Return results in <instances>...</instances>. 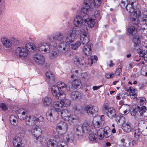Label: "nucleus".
I'll return each mask as SVG.
<instances>
[{
	"label": "nucleus",
	"instance_id": "3",
	"mask_svg": "<svg viewBox=\"0 0 147 147\" xmlns=\"http://www.w3.org/2000/svg\"><path fill=\"white\" fill-rule=\"evenodd\" d=\"M133 24L139 26L140 25L147 26V15L144 14L141 18L131 16L130 18Z\"/></svg>",
	"mask_w": 147,
	"mask_h": 147
},
{
	"label": "nucleus",
	"instance_id": "49",
	"mask_svg": "<svg viewBox=\"0 0 147 147\" xmlns=\"http://www.w3.org/2000/svg\"><path fill=\"white\" fill-rule=\"evenodd\" d=\"M26 47L27 48L28 50L30 49L34 51H36L37 49L36 47L34 45L31 43L26 44Z\"/></svg>",
	"mask_w": 147,
	"mask_h": 147
},
{
	"label": "nucleus",
	"instance_id": "43",
	"mask_svg": "<svg viewBox=\"0 0 147 147\" xmlns=\"http://www.w3.org/2000/svg\"><path fill=\"white\" fill-rule=\"evenodd\" d=\"M133 16L137 18H139L141 16V11L138 8H136L134 10L133 12Z\"/></svg>",
	"mask_w": 147,
	"mask_h": 147
},
{
	"label": "nucleus",
	"instance_id": "61",
	"mask_svg": "<svg viewBox=\"0 0 147 147\" xmlns=\"http://www.w3.org/2000/svg\"><path fill=\"white\" fill-rule=\"evenodd\" d=\"M147 71V66L142 67L141 70V74L144 76H146Z\"/></svg>",
	"mask_w": 147,
	"mask_h": 147
},
{
	"label": "nucleus",
	"instance_id": "5",
	"mask_svg": "<svg viewBox=\"0 0 147 147\" xmlns=\"http://www.w3.org/2000/svg\"><path fill=\"white\" fill-rule=\"evenodd\" d=\"M28 50L25 47H18L15 50V54L18 57L24 59L28 55Z\"/></svg>",
	"mask_w": 147,
	"mask_h": 147
},
{
	"label": "nucleus",
	"instance_id": "16",
	"mask_svg": "<svg viewBox=\"0 0 147 147\" xmlns=\"http://www.w3.org/2000/svg\"><path fill=\"white\" fill-rule=\"evenodd\" d=\"M17 114L19 119L22 120L26 119L28 115L27 111L23 109H19L18 111Z\"/></svg>",
	"mask_w": 147,
	"mask_h": 147
},
{
	"label": "nucleus",
	"instance_id": "13",
	"mask_svg": "<svg viewBox=\"0 0 147 147\" xmlns=\"http://www.w3.org/2000/svg\"><path fill=\"white\" fill-rule=\"evenodd\" d=\"M85 112L89 115H93L98 112V109L96 107H93L91 105H88L84 108Z\"/></svg>",
	"mask_w": 147,
	"mask_h": 147
},
{
	"label": "nucleus",
	"instance_id": "19",
	"mask_svg": "<svg viewBox=\"0 0 147 147\" xmlns=\"http://www.w3.org/2000/svg\"><path fill=\"white\" fill-rule=\"evenodd\" d=\"M53 38L60 42H63L64 40L65 36L63 33L59 32H57L53 37Z\"/></svg>",
	"mask_w": 147,
	"mask_h": 147
},
{
	"label": "nucleus",
	"instance_id": "21",
	"mask_svg": "<svg viewBox=\"0 0 147 147\" xmlns=\"http://www.w3.org/2000/svg\"><path fill=\"white\" fill-rule=\"evenodd\" d=\"M142 131L138 128L136 129L134 131V139L136 141H140L142 137Z\"/></svg>",
	"mask_w": 147,
	"mask_h": 147
},
{
	"label": "nucleus",
	"instance_id": "17",
	"mask_svg": "<svg viewBox=\"0 0 147 147\" xmlns=\"http://www.w3.org/2000/svg\"><path fill=\"white\" fill-rule=\"evenodd\" d=\"M59 115H60L62 118L65 121L69 120L70 116H71L69 111L67 109L61 110Z\"/></svg>",
	"mask_w": 147,
	"mask_h": 147
},
{
	"label": "nucleus",
	"instance_id": "63",
	"mask_svg": "<svg viewBox=\"0 0 147 147\" xmlns=\"http://www.w3.org/2000/svg\"><path fill=\"white\" fill-rule=\"evenodd\" d=\"M122 70V67L121 66H120L119 68L116 70L115 74L117 76H119L120 73L121 72Z\"/></svg>",
	"mask_w": 147,
	"mask_h": 147
},
{
	"label": "nucleus",
	"instance_id": "39",
	"mask_svg": "<svg viewBox=\"0 0 147 147\" xmlns=\"http://www.w3.org/2000/svg\"><path fill=\"white\" fill-rule=\"evenodd\" d=\"M75 134L76 135L78 136L82 135V134H84V132L82 131V127L81 126L77 125L76 127Z\"/></svg>",
	"mask_w": 147,
	"mask_h": 147
},
{
	"label": "nucleus",
	"instance_id": "26",
	"mask_svg": "<svg viewBox=\"0 0 147 147\" xmlns=\"http://www.w3.org/2000/svg\"><path fill=\"white\" fill-rule=\"evenodd\" d=\"M147 42L144 43L143 46L142 47V49L139 48L137 49V53L141 57H142L144 55L146 54V48L144 45H146V43Z\"/></svg>",
	"mask_w": 147,
	"mask_h": 147
},
{
	"label": "nucleus",
	"instance_id": "1",
	"mask_svg": "<svg viewBox=\"0 0 147 147\" xmlns=\"http://www.w3.org/2000/svg\"><path fill=\"white\" fill-rule=\"evenodd\" d=\"M81 17L76 16L74 18V26L72 31H75L76 35H80V42L83 44L87 43L89 41L88 30L86 27L82 24Z\"/></svg>",
	"mask_w": 147,
	"mask_h": 147
},
{
	"label": "nucleus",
	"instance_id": "29",
	"mask_svg": "<svg viewBox=\"0 0 147 147\" xmlns=\"http://www.w3.org/2000/svg\"><path fill=\"white\" fill-rule=\"evenodd\" d=\"M89 140L94 142H96L99 139V134L98 133H92L89 135Z\"/></svg>",
	"mask_w": 147,
	"mask_h": 147
},
{
	"label": "nucleus",
	"instance_id": "35",
	"mask_svg": "<svg viewBox=\"0 0 147 147\" xmlns=\"http://www.w3.org/2000/svg\"><path fill=\"white\" fill-rule=\"evenodd\" d=\"M122 128L123 131L129 133L131 130V128L129 123H127L122 125Z\"/></svg>",
	"mask_w": 147,
	"mask_h": 147
},
{
	"label": "nucleus",
	"instance_id": "41",
	"mask_svg": "<svg viewBox=\"0 0 147 147\" xmlns=\"http://www.w3.org/2000/svg\"><path fill=\"white\" fill-rule=\"evenodd\" d=\"M10 121L13 125H16L18 123V121L17 118L13 115H11L9 117Z\"/></svg>",
	"mask_w": 147,
	"mask_h": 147
},
{
	"label": "nucleus",
	"instance_id": "48",
	"mask_svg": "<svg viewBox=\"0 0 147 147\" xmlns=\"http://www.w3.org/2000/svg\"><path fill=\"white\" fill-rule=\"evenodd\" d=\"M11 42L12 45L14 46H18L20 45V42L19 40L14 37L11 38Z\"/></svg>",
	"mask_w": 147,
	"mask_h": 147
},
{
	"label": "nucleus",
	"instance_id": "4",
	"mask_svg": "<svg viewBox=\"0 0 147 147\" xmlns=\"http://www.w3.org/2000/svg\"><path fill=\"white\" fill-rule=\"evenodd\" d=\"M59 114V112L55 109H52L49 110L46 113V119L49 121L54 122L58 119Z\"/></svg>",
	"mask_w": 147,
	"mask_h": 147
},
{
	"label": "nucleus",
	"instance_id": "53",
	"mask_svg": "<svg viewBox=\"0 0 147 147\" xmlns=\"http://www.w3.org/2000/svg\"><path fill=\"white\" fill-rule=\"evenodd\" d=\"M122 111H129L130 109V106L127 105H122L120 108V109Z\"/></svg>",
	"mask_w": 147,
	"mask_h": 147
},
{
	"label": "nucleus",
	"instance_id": "27",
	"mask_svg": "<svg viewBox=\"0 0 147 147\" xmlns=\"http://www.w3.org/2000/svg\"><path fill=\"white\" fill-rule=\"evenodd\" d=\"M21 139L17 137H15L13 140V142L15 147H23L22 146Z\"/></svg>",
	"mask_w": 147,
	"mask_h": 147
},
{
	"label": "nucleus",
	"instance_id": "11",
	"mask_svg": "<svg viewBox=\"0 0 147 147\" xmlns=\"http://www.w3.org/2000/svg\"><path fill=\"white\" fill-rule=\"evenodd\" d=\"M84 57L82 55H76L73 58L72 61L74 63L77 65H82L83 66H86V63L83 61Z\"/></svg>",
	"mask_w": 147,
	"mask_h": 147
},
{
	"label": "nucleus",
	"instance_id": "55",
	"mask_svg": "<svg viewBox=\"0 0 147 147\" xmlns=\"http://www.w3.org/2000/svg\"><path fill=\"white\" fill-rule=\"evenodd\" d=\"M81 71V69L79 67H78L77 69H73L72 70V74L74 75L75 76H76L78 75L80 73Z\"/></svg>",
	"mask_w": 147,
	"mask_h": 147
},
{
	"label": "nucleus",
	"instance_id": "51",
	"mask_svg": "<svg viewBox=\"0 0 147 147\" xmlns=\"http://www.w3.org/2000/svg\"><path fill=\"white\" fill-rule=\"evenodd\" d=\"M64 100L62 102V103H63V106H64L65 107H67L69 106L71 104V101L69 99H63Z\"/></svg>",
	"mask_w": 147,
	"mask_h": 147
},
{
	"label": "nucleus",
	"instance_id": "50",
	"mask_svg": "<svg viewBox=\"0 0 147 147\" xmlns=\"http://www.w3.org/2000/svg\"><path fill=\"white\" fill-rule=\"evenodd\" d=\"M82 78L85 81H87L90 78V74L87 73H84L82 74L81 75Z\"/></svg>",
	"mask_w": 147,
	"mask_h": 147
},
{
	"label": "nucleus",
	"instance_id": "8",
	"mask_svg": "<svg viewBox=\"0 0 147 147\" xmlns=\"http://www.w3.org/2000/svg\"><path fill=\"white\" fill-rule=\"evenodd\" d=\"M68 128V125L65 122H62L60 125H57L56 127V131L61 135H64Z\"/></svg>",
	"mask_w": 147,
	"mask_h": 147
},
{
	"label": "nucleus",
	"instance_id": "45",
	"mask_svg": "<svg viewBox=\"0 0 147 147\" xmlns=\"http://www.w3.org/2000/svg\"><path fill=\"white\" fill-rule=\"evenodd\" d=\"M96 19H94V18L92 17V18H90L89 20L85 24H87L88 26L90 27H92L94 26L96 22Z\"/></svg>",
	"mask_w": 147,
	"mask_h": 147
},
{
	"label": "nucleus",
	"instance_id": "28",
	"mask_svg": "<svg viewBox=\"0 0 147 147\" xmlns=\"http://www.w3.org/2000/svg\"><path fill=\"white\" fill-rule=\"evenodd\" d=\"M94 119H97V120L96 121H94L93 119V123L94 127L95 128H98L101 126L103 122V121L101 119V117L97 116Z\"/></svg>",
	"mask_w": 147,
	"mask_h": 147
},
{
	"label": "nucleus",
	"instance_id": "57",
	"mask_svg": "<svg viewBox=\"0 0 147 147\" xmlns=\"http://www.w3.org/2000/svg\"><path fill=\"white\" fill-rule=\"evenodd\" d=\"M56 147H67L66 143L63 141H59L57 143Z\"/></svg>",
	"mask_w": 147,
	"mask_h": 147
},
{
	"label": "nucleus",
	"instance_id": "52",
	"mask_svg": "<svg viewBox=\"0 0 147 147\" xmlns=\"http://www.w3.org/2000/svg\"><path fill=\"white\" fill-rule=\"evenodd\" d=\"M80 42L79 41H77L75 44H72L71 45V48L73 50H76L80 46Z\"/></svg>",
	"mask_w": 147,
	"mask_h": 147
},
{
	"label": "nucleus",
	"instance_id": "31",
	"mask_svg": "<svg viewBox=\"0 0 147 147\" xmlns=\"http://www.w3.org/2000/svg\"><path fill=\"white\" fill-rule=\"evenodd\" d=\"M46 75L49 80L50 82H53L55 80V76L54 74L51 71H48L46 73Z\"/></svg>",
	"mask_w": 147,
	"mask_h": 147
},
{
	"label": "nucleus",
	"instance_id": "58",
	"mask_svg": "<svg viewBox=\"0 0 147 147\" xmlns=\"http://www.w3.org/2000/svg\"><path fill=\"white\" fill-rule=\"evenodd\" d=\"M128 4L127 0H122L121 5L122 7L125 8Z\"/></svg>",
	"mask_w": 147,
	"mask_h": 147
},
{
	"label": "nucleus",
	"instance_id": "56",
	"mask_svg": "<svg viewBox=\"0 0 147 147\" xmlns=\"http://www.w3.org/2000/svg\"><path fill=\"white\" fill-rule=\"evenodd\" d=\"M31 119V116H29L28 117L26 118V123L27 125L29 126L32 125Z\"/></svg>",
	"mask_w": 147,
	"mask_h": 147
},
{
	"label": "nucleus",
	"instance_id": "59",
	"mask_svg": "<svg viewBox=\"0 0 147 147\" xmlns=\"http://www.w3.org/2000/svg\"><path fill=\"white\" fill-rule=\"evenodd\" d=\"M102 2V0H94L93 3L95 7H97L100 6Z\"/></svg>",
	"mask_w": 147,
	"mask_h": 147
},
{
	"label": "nucleus",
	"instance_id": "38",
	"mask_svg": "<svg viewBox=\"0 0 147 147\" xmlns=\"http://www.w3.org/2000/svg\"><path fill=\"white\" fill-rule=\"evenodd\" d=\"M57 143L56 140L49 139L47 142V145L48 147H56Z\"/></svg>",
	"mask_w": 147,
	"mask_h": 147
},
{
	"label": "nucleus",
	"instance_id": "33",
	"mask_svg": "<svg viewBox=\"0 0 147 147\" xmlns=\"http://www.w3.org/2000/svg\"><path fill=\"white\" fill-rule=\"evenodd\" d=\"M136 27L134 26H131L128 27L127 28V32L131 36H133L135 35L137 32L136 30Z\"/></svg>",
	"mask_w": 147,
	"mask_h": 147
},
{
	"label": "nucleus",
	"instance_id": "9",
	"mask_svg": "<svg viewBox=\"0 0 147 147\" xmlns=\"http://www.w3.org/2000/svg\"><path fill=\"white\" fill-rule=\"evenodd\" d=\"M37 48L39 51L43 54L48 53L50 51V46L47 43L42 42L39 44Z\"/></svg>",
	"mask_w": 147,
	"mask_h": 147
},
{
	"label": "nucleus",
	"instance_id": "20",
	"mask_svg": "<svg viewBox=\"0 0 147 147\" xmlns=\"http://www.w3.org/2000/svg\"><path fill=\"white\" fill-rule=\"evenodd\" d=\"M85 7H83L81 9V11L84 13L87 14L90 8L91 5V2L90 1H88L87 0L85 1Z\"/></svg>",
	"mask_w": 147,
	"mask_h": 147
},
{
	"label": "nucleus",
	"instance_id": "54",
	"mask_svg": "<svg viewBox=\"0 0 147 147\" xmlns=\"http://www.w3.org/2000/svg\"><path fill=\"white\" fill-rule=\"evenodd\" d=\"M31 119L32 125L37 124L39 122V119L36 117L31 116Z\"/></svg>",
	"mask_w": 147,
	"mask_h": 147
},
{
	"label": "nucleus",
	"instance_id": "7",
	"mask_svg": "<svg viewBox=\"0 0 147 147\" xmlns=\"http://www.w3.org/2000/svg\"><path fill=\"white\" fill-rule=\"evenodd\" d=\"M98 133L99 134V139L102 140L103 137L105 138L109 137L111 135V130L110 128L107 126L104 128H100L98 131Z\"/></svg>",
	"mask_w": 147,
	"mask_h": 147
},
{
	"label": "nucleus",
	"instance_id": "15",
	"mask_svg": "<svg viewBox=\"0 0 147 147\" xmlns=\"http://www.w3.org/2000/svg\"><path fill=\"white\" fill-rule=\"evenodd\" d=\"M105 112L107 116L110 118L112 119L115 117L116 113L115 110L112 108H107L106 106L104 107Z\"/></svg>",
	"mask_w": 147,
	"mask_h": 147
},
{
	"label": "nucleus",
	"instance_id": "42",
	"mask_svg": "<svg viewBox=\"0 0 147 147\" xmlns=\"http://www.w3.org/2000/svg\"><path fill=\"white\" fill-rule=\"evenodd\" d=\"M69 120L67 121L71 124H72L74 123L75 121L78 120V116L76 115H72L71 117L70 116V117Z\"/></svg>",
	"mask_w": 147,
	"mask_h": 147
},
{
	"label": "nucleus",
	"instance_id": "14",
	"mask_svg": "<svg viewBox=\"0 0 147 147\" xmlns=\"http://www.w3.org/2000/svg\"><path fill=\"white\" fill-rule=\"evenodd\" d=\"M33 57L34 60L38 65H42L44 62L45 58L41 54L38 53L34 54Z\"/></svg>",
	"mask_w": 147,
	"mask_h": 147
},
{
	"label": "nucleus",
	"instance_id": "22",
	"mask_svg": "<svg viewBox=\"0 0 147 147\" xmlns=\"http://www.w3.org/2000/svg\"><path fill=\"white\" fill-rule=\"evenodd\" d=\"M54 138L56 139V141L57 142L64 141L65 142H68L69 140V138L67 137V135H61L60 136L58 134H55L54 136Z\"/></svg>",
	"mask_w": 147,
	"mask_h": 147
},
{
	"label": "nucleus",
	"instance_id": "32",
	"mask_svg": "<svg viewBox=\"0 0 147 147\" xmlns=\"http://www.w3.org/2000/svg\"><path fill=\"white\" fill-rule=\"evenodd\" d=\"M82 127V131L84 133L85 132H89L90 130V125L87 122H84L83 124Z\"/></svg>",
	"mask_w": 147,
	"mask_h": 147
},
{
	"label": "nucleus",
	"instance_id": "12",
	"mask_svg": "<svg viewBox=\"0 0 147 147\" xmlns=\"http://www.w3.org/2000/svg\"><path fill=\"white\" fill-rule=\"evenodd\" d=\"M67 92L69 94L71 98L73 100H77L81 98V94L79 92L77 91H72L70 88H67Z\"/></svg>",
	"mask_w": 147,
	"mask_h": 147
},
{
	"label": "nucleus",
	"instance_id": "10",
	"mask_svg": "<svg viewBox=\"0 0 147 147\" xmlns=\"http://www.w3.org/2000/svg\"><path fill=\"white\" fill-rule=\"evenodd\" d=\"M131 141V139L128 135L124 134L120 140L121 145L123 147H127L130 145Z\"/></svg>",
	"mask_w": 147,
	"mask_h": 147
},
{
	"label": "nucleus",
	"instance_id": "18",
	"mask_svg": "<svg viewBox=\"0 0 147 147\" xmlns=\"http://www.w3.org/2000/svg\"><path fill=\"white\" fill-rule=\"evenodd\" d=\"M31 132L33 135L36 138V140H38L41 134L42 131L40 128L35 127L32 128Z\"/></svg>",
	"mask_w": 147,
	"mask_h": 147
},
{
	"label": "nucleus",
	"instance_id": "2",
	"mask_svg": "<svg viewBox=\"0 0 147 147\" xmlns=\"http://www.w3.org/2000/svg\"><path fill=\"white\" fill-rule=\"evenodd\" d=\"M57 84V86L56 85H54L52 87V93L56 98L62 100L66 97V95L64 92L66 91L67 92V88H70L62 82H58Z\"/></svg>",
	"mask_w": 147,
	"mask_h": 147
},
{
	"label": "nucleus",
	"instance_id": "24",
	"mask_svg": "<svg viewBox=\"0 0 147 147\" xmlns=\"http://www.w3.org/2000/svg\"><path fill=\"white\" fill-rule=\"evenodd\" d=\"M89 42L85 44H86V45L84 46L83 48V51L85 55L87 56L90 55L91 53V44L87 45Z\"/></svg>",
	"mask_w": 147,
	"mask_h": 147
},
{
	"label": "nucleus",
	"instance_id": "44",
	"mask_svg": "<svg viewBox=\"0 0 147 147\" xmlns=\"http://www.w3.org/2000/svg\"><path fill=\"white\" fill-rule=\"evenodd\" d=\"M59 53L58 50L53 51L50 54V57L51 59H53L59 56Z\"/></svg>",
	"mask_w": 147,
	"mask_h": 147
},
{
	"label": "nucleus",
	"instance_id": "34",
	"mask_svg": "<svg viewBox=\"0 0 147 147\" xmlns=\"http://www.w3.org/2000/svg\"><path fill=\"white\" fill-rule=\"evenodd\" d=\"M1 42L3 46L6 48H9L11 46V43L9 40L5 38H3L1 39Z\"/></svg>",
	"mask_w": 147,
	"mask_h": 147
},
{
	"label": "nucleus",
	"instance_id": "25",
	"mask_svg": "<svg viewBox=\"0 0 147 147\" xmlns=\"http://www.w3.org/2000/svg\"><path fill=\"white\" fill-rule=\"evenodd\" d=\"M71 85L75 88L80 89L81 88L82 86L81 80L78 79H75L72 81Z\"/></svg>",
	"mask_w": 147,
	"mask_h": 147
},
{
	"label": "nucleus",
	"instance_id": "60",
	"mask_svg": "<svg viewBox=\"0 0 147 147\" xmlns=\"http://www.w3.org/2000/svg\"><path fill=\"white\" fill-rule=\"evenodd\" d=\"M90 18H89V16L88 14H86L82 18V22L83 21L85 23V24L89 20Z\"/></svg>",
	"mask_w": 147,
	"mask_h": 147
},
{
	"label": "nucleus",
	"instance_id": "62",
	"mask_svg": "<svg viewBox=\"0 0 147 147\" xmlns=\"http://www.w3.org/2000/svg\"><path fill=\"white\" fill-rule=\"evenodd\" d=\"M16 129L18 133H19L20 134H23L24 133V131L23 128L21 127H18L16 128Z\"/></svg>",
	"mask_w": 147,
	"mask_h": 147
},
{
	"label": "nucleus",
	"instance_id": "6",
	"mask_svg": "<svg viewBox=\"0 0 147 147\" xmlns=\"http://www.w3.org/2000/svg\"><path fill=\"white\" fill-rule=\"evenodd\" d=\"M69 46L64 42H60L57 47L58 50L60 53H62L66 56L69 55L70 51Z\"/></svg>",
	"mask_w": 147,
	"mask_h": 147
},
{
	"label": "nucleus",
	"instance_id": "64",
	"mask_svg": "<svg viewBox=\"0 0 147 147\" xmlns=\"http://www.w3.org/2000/svg\"><path fill=\"white\" fill-rule=\"evenodd\" d=\"M146 48V54L144 55L142 57V59H144L146 63L147 62V42H146V45H144Z\"/></svg>",
	"mask_w": 147,
	"mask_h": 147
},
{
	"label": "nucleus",
	"instance_id": "30",
	"mask_svg": "<svg viewBox=\"0 0 147 147\" xmlns=\"http://www.w3.org/2000/svg\"><path fill=\"white\" fill-rule=\"evenodd\" d=\"M62 106H63L62 103L59 102H55L53 105L54 109H55L56 111L59 112V113L60 112V111L61 110L60 108H62Z\"/></svg>",
	"mask_w": 147,
	"mask_h": 147
},
{
	"label": "nucleus",
	"instance_id": "47",
	"mask_svg": "<svg viewBox=\"0 0 147 147\" xmlns=\"http://www.w3.org/2000/svg\"><path fill=\"white\" fill-rule=\"evenodd\" d=\"M100 11L98 10H96L95 11L94 16L92 17H94L96 20L98 21L100 20L101 18V17L100 16Z\"/></svg>",
	"mask_w": 147,
	"mask_h": 147
},
{
	"label": "nucleus",
	"instance_id": "40",
	"mask_svg": "<svg viewBox=\"0 0 147 147\" xmlns=\"http://www.w3.org/2000/svg\"><path fill=\"white\" fill-rule=\"evenodd\" d=\"M131 3H129L125 8L129 12L133 13L134 9L133 7V4L134 1H133L132 0H131Z\"/></svg>",
	"mask_w": 147,
	"mask_h": 147
},
{
	"label": "nucleus",
	"instance_id": "37",
	"mask_svg": "<svg viewBox=\"0 0 147 147\" xmlns=\"http://www.w3.org/2000/svg\"><path fill=\"white\" fill-rule=\"evenodd\" d=\"M134 47L138 46L140 43V40L139 36L136 35L134 37L132 40Z\"/></svg>",
	"mask_w": 147,
	"mask_h": 147
},
{
	"label": "nucleus",
	"instance_id": "23",
	"mask_svg": "<svg viewBox=\"0 0 147 147\" xmlns=\"http://www.w3.org/2000/svg\"><path fill=\"white\" fill-rule=\"evenodd\" d=\"M74 35L71 32H69L65 39V43L69 46L74 41Z\"/></svg>",
	"mask_w": 147,
	"mask_h": 147
},
{
	"label": "nucleus",
	"instance_id": "36",
	"mask_svg": "<svg viewBox=\"0 0 147 147\" xmlns=\"http://www.w3.org/2000/svg\"><path fill=\"white\" fill-rule=\"evenodd\" d=\"M52 102L50 97H46L43 99V104L45 106L49 105Z\"/></svg>",
	"mask_w": 147,
	"mask_h": 147
},
{
	"label": "nucleus",
	"instance_id": "46",
	"mask_svg": "<svg viewBox=\"0 0 147 147\" xmlns=\"http://www.w3.org/2000/svg\"><path fill=\"white\" fill-rule=\"evenodd\" d=\"M137 111H138L140 114H141L146 112V107L145 106H143L140 107L139 106H137L136 108Z\"/></svg>",
	"mask_w": 147,
	"mask_h": 147
}]
</instances>
